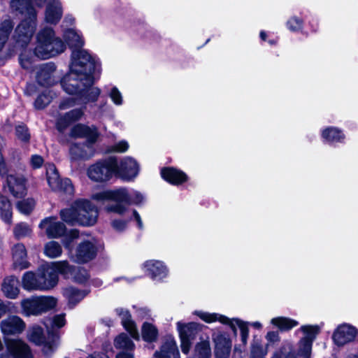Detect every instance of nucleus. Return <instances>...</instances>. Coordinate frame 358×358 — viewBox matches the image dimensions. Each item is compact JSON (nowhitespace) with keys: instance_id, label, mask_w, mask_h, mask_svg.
Instances as JSON below:
<instances>
[{"instance_id":"a878e982","label":"nucleus","mask_w":358,"mask_h":358,"mask_svg":"<svg viewBox=\"0 0 358 358\" xmlns=\"http://www.w3.org/2000/svg\"><path fill=\"white\" fill-rule=\"evenodd\" d=\"M155 356L156 358H180L175 338L173 337L167 338L159 350L155 353Z\"/></svg>"},{"instance_id":"603ef678","label":"nucleus","mask_w":358,"mask_h":358,"mask_svg":"<svg viewBox=\"0 0 358 358\" xmlns=\"http://www.w3.org/2000/svg\"><path fill=\"white\" fill-rule=\"evenodd\" d=\"M71 272L69 273V278L71 276L73 278V280L78 283H85L89 278V274L86 269L79 268L78 270H75L71 266Z\"/></svg>"},{"instance_id":"5701e85b","label":"nucleus","mask_w":358,"mask_h":358,"mask_svg":"<svg viewBox=\"0 0 358 358\" xmlns=\"http://www.w3.org/2000/svg\"><path fill=\"white\" fill-rule=\"evenodd\" d=\"M215 355L217 358H229L231 352V342L226 334L217 332L213 334Z\"/></svg>"},{"instance_id":"473e14b6","label":"nucleus","mask_w":358,"mask_h":358,"mask_svg":"<svg viewBox=\"0 0 358 358\" xmlns=\"http://www.w3.org/2000/svg\"><path fill=\"white\" fill-rule=\"evenodd\" d=\"M63 37L69 46L74 49H81L84 45V40L81 34L74 27H69L63 31Z\"/></svg>"},{"instance_id":"393cba45","label":"nucleus","mask_w":358,"mask_h":358,"mask_svg":"<svg viewBox=\"0 0 358 358\" xmlns=\"http://www.w3.org/2000/svg\"><path fill=\"white\" fill-rule=\"evenodd\" d=\"M93 143L91 141H87L83 144L75 143L71 145L69 150L71 159L73 160H85L93 157L94 154Z\"/></svg>"},{"instance_id":"3c124183","label":"nucleus","mask_w":358,"mask_h":358,"mask_svg":"<svg viewBox=\"0 0 358 358\" xmlns=\"http://www.w3.org/2000/svg\"><path fill=\"white\" fill-rule=\"evenodd\" d=\"M21 66L27 70L31 71L34 66L35 57L29 51L24 50L20 56Z\"/></svg>"},{"instance_id":"de8ad7c7","label":"nucleus","mask_w":358,"mask_h":358,"mask_svg":"<svg viewBox=\"0 0 358 358\" xmlns=\"http://www.w3.org/2000/svg\"><path fill=\"white\" fill-rule=\"evenodd\" d=\"M44 254L50 258H57L62 255V245L57 241H50L44 246Z\"/></svg>"},{"instance_id":"a211bd4d","label":"nucleus","mask_w":358,"mask_h":358,"mask_svg":"<svg viewBox=\"0 0 358 358\" xmlns=\"http://www.w3.org/2000/svg\"><path fill=\"white\" fill-rule=\"evenodd\" d=\"M5 345L7 350L15 358H34L30 346L21 338H6Z\"/></svg>"},{"instance_id":"37998d69","label":"nucleus","mask_w":358,"mask_h":358,"mask_svg":"<svg viewBox=\"0 0 358 358\" xmlns=\"http://www.w3.org/2000/svg\"><path fill=\"white\" fill-rule=\"evenodd\" d=\"M0 213L2 220L10 224L12 222V208L10 201L0 193Z\"/></svg>"},{"instance_id":"4c0bfd02","label":"nucleus","mask_w":358,"mask_h":358,"mask_svg":"<svg viewBox=\"0 0 358 358\" xmlns=\"http://www.w3.org/2000/svg\"><path fill=\"white\" fill-rule=\"evenodd\" d=\"M321 135L325 141L331 143H342L345 138L342 130L334 127H329L322 129Z\"/></svg>"},{"instance_id":"6e6d98bb","label":"nucleus","mask_w":358,"mask_h":358,"mask_svg":"<svg viewBox=\"0 0 358 358\" xmlns=\"http://www.w3.org/2000/svg\"><path fill=\"white\" fill-rule=\"evenodd\" d=\"M62 237V243L64 248L69 252L70 250H72L71 249L72 242L79 238V232L76 229H71L69 231L66 229V234Z\"/></svg>"},{"instance_id":"f8f14e48","label":"nucleus","mask_w":358,"mask_h":358,"mask_svg":"<svg viewBox=\"0 0 358 358\" xmlns=\"http://www.w3.org/2000/svg\"><path fill=\"white\" fill-rule=\"evenodd\" d=\"M322 325H302L297 331L303 333V336L298 343V352L302 358H310L313 343L320 334Z\"/></svg>"},{"instance_id":"a18cd8bd","label":"nucleus","mask_w":358,"mask_h":358,"mask_svg":"<svg viewBox=\"0 0 358 358\" xmlns=\"http://www.w3.org/2000/svg\"><path fill=\"white\" fill-rule=\"evenodd\" d=\"M141 336L146 342H153L158 337V329L152 323L144 322L141 327Z\"/></svg>"},{"instance_id":"a19ab883","label":"nucleus","mask_w":358,"mask_h":358,"mask_svg":"<svg viewBox=\"0 0 358 358\" xmlns=\"http://www.w3.org/2000/svg\"><path fill=\"white\" fill-rule=\"evenodd\" d=\"M114 345L121 352H133L135 348L134 342L126 334H121L114 341Z\"/></svg>"},{"instance_id":"9d476101","label":"nucleus","mask_w":358,"mask_h":358,"mask_svg":"<svg viewBox=\"0 0 358 358\" xmlns=\"http://www.w3.org/2000/svg\"><path fill=\"white\" fill-rule=\"evenodd\" d=\"M70 272H71V268L69 262L67 261H59L42 266L38 270V275L41 281H45L51 284L47 288V290H48L53 288L57 284L59 273L69 278V273Z\"/></svg>"},{"instance_id":"f3484780","label":"nucleus","mask_w":358,"mask_h":358,"mask_svg":"<svg viewBox=\"0 0 358 358\" xmlns=\"http://www.w3.org/2000/svg\"><path fill=\"white\" fill-rule=\"evenodd\" d=\"M5 189L15 198H22L26 196L27 180L25 178L19 174H9L6 177Z\"/></svg>"},{"instance_id":"79ce46f5","label":"nucleus","mask_w":358,"mask_h":358,"mask_svg":"<svg viewBox=\"0 0 358 358\" xmlns=\"http://www.w3.org/2000/svg\"><path fill=\"white\" fill-rule=\"evenodd\" d=\"M192 356L211 358V348L208 338L201 339V341L196 344Z\"/></svg>"},{"instance_id":"7c9ffc66","label":"nucleus","mask_w":358,"mask_h":358,"mask_svg":"<svg viewBox=\"0 0 358 358\" xmlns=\"http://www.w3.org/2000/svg\"><path fill=\"white\" fill-rule=\"evenodd\" d=\"M13 265L20 270L27 268L29 263L27 260V250L22 243L15 245L12 249Z\"/></svg>"},{"instance_id":"4d7b16f0","label":"nucleus","mask_w":358,"mask_h":358,"mask_svg":"<svg viewBox=\"0 0 358 358\" xmlns=\"http://www.w3.org/2000/svg\"><path fill=\"white\" fill-rule=\"evenodd\" d=\"M15 136L19 141L23 143H28L31 137L28 128L24 124L16 125Z\"/></svg>"},{"instance_id":"0e129e2a","label":"nucleus","mask_w":358,"mask_h":358,"mask_svg":"<svg viewBox=\"0 0 358 358\" xmlns=\"http://www.w3.org/2000/svg\"><path fill=\"white\" fill-rule=\"evenodd\" d=\"M44 162L43 158L38 155H34L31 157L30 164L34 169L41 167Z\"/></svg>"},{"instance_id":"b1692460","label":"nucleus","mask_w":358,"mask_h":358,"mask_svg":"<svg viewBox=\"0 0 358 358\" xmlns=\"http://www.w3.org/2000/svg\"><path fill=\"white\" fill-rule=\"evenodd\" d=\"M50 285V282L41 281L38 273L36 274L31 271L24 273L22 278V286L24 289L29 292L34 290L45 291Z\"/></svg>"},{"instance_id":"c03bdc74","label":"nucleus","mask_w":358,"mask_h":358,"mask_svg":"<svg viewBox=\"0 0 358 358\" xmlns=\"http://www.w3.org/2000/svg\"><path fill=\"white\" fill-rule=\"evenodd\" d=\"M0 213L2 220L10 224L12 222V208L10 201L0 193Z\"/></svg>"},{"instance_id":"2eb2a0df","label":"nucleus","mask_w":358,"mask_h":358,"mask_svg":"<svg viewBox=\"0 0 358 358\" xmlns=\"http://www.w3.org/2000/svg\"><path fill=\"white\" fill-rule=\"evenodd\" d=\"M139 173L138 162L131 157H124L120 162H117L115 175L124 181L133 180Z\"/></svg>"},{"instance_id":"39448f33","label":"nucleus","mask_w":358,"mask_h":358,"mask_svg":"<svg viewBox=\"0 0 358 358\" xmlns=\"http://www.w3.org/2000/svg\"><path fill=\"white\" fill-rule=\"evenodd\" d=\"M102 248L101 241L94 236L83 238L74 250L69 252V259L77 264H86L96 258Z\"/></svg>"},{"instance_id":"c9c22d12","label":"nucleus","mask_w":358,"mask_h":358,"mask_svg":"<svg viewBox=\"0 0 358 358\" xmlns=\"http://www.w3.org/2000/svg\"><path fill=\"white\" fill-rule=\"evenodd\" d=\"M162 177L173 185H179L187 180V175L174 168H165L161 171Z\"/></svg>"},{"instance_id":"ddd939ff","label":"nucleus","mask_w":358,"mask_h":358,"mask_svg":"<svg viewBox=\"0 0 358 358\" xmlns=\"http://www.w3.org/2000/svg\"><path fill=\"white\" fill-rule=\"evenodd\" d=\"M46 178L49 187L55 192L72 194L74 189L70 179H61L59 173L53 164L46 165Z\"/></svg>"},{"instance_id":"cd10ccee","label":"nucleus","mask_w":358,"mask_h":358,"mask_svg":"<svg viewBox=\"0 0 358 358\" xmlns=\"http://www.w3.org/2000/svg\"><path fill=\"white\" fill-rule=\"evenodd\" d=\"M70 136L74 138H86L87 141L94 143L99 136L95 127H88L85 124H78L71 130Z\"/></svg>"},{"instance_id":"c85d7f7f","label":"nucleus","mask_w":358,"mask_h":358,"mask_svg":"<svg viewBox=\"0 0 358 358\" xmlns=\"http://www.w3.org/2000/svg\"><path fill=\"white\" fill-rule=\"evenodd\" d=\"M115 313L121 317L122 324L130 336L134 339L138 341L140 338L139 333L135 322L131 320L129 311L122 308H118L115 309Z\"/></svg>"},{"instance_id":"4468645a","label":"nucleus","mask_w":358,"mask_h":358,"mask_svg":"<svg viewBox=\"0 0 358 358\" xmlns=\"http://www.w3.org/2000/svg\"><path fill=\"white\" fill-rule=\"evenodd\" d=\"M27 339L37 345H43V352L46 355H50L57 347V343L52 338L48 337L46 341L43 336V329L37 325L30 327L27 332Z\"/></svg>"},{"instance_id":"dca6fc26","label":"nucleus","mask_w":358,"mask_h":358,"mask_svg":"<svg viewBox=\"0 0 358 358\" xmlns=\"http://www.w3.org/2000/svg\"><path fill=\"white\" fill-rule=\"evenodd\" d=\"M38 227L44 230L45 235L49 238H62L66 232V225L55 217L44 218L41 221Z\"/></svg>"},{"instance_id":"6e6552de","label":"nucleus","mask_w":358,"mask_h":358,"mask_svg":"<svg viewBox=\"0 0 358 358\" xmlns=\"http://www.w3.org/2000/svg\"><path fill=\"white\" fill-rule=\"evenodd\" d=\"M117 159L114 157L99 161L89 166L87 174L94 182H104L110 180L115 174Z\"/></svg>"},{"instance_id":"bf43d9fd","label":"nucleus","mask_w":358,"mask_h":358,"mask_svg":"<svg viewBox=\"0 0 358 358\" xmlns=\"http://www.w3.org/2000/svg\"><path fill=\"white\" fill-rule=\"evenodd\" d=\"M108 95L115 105L119 106L123 104V96L117 87H112L108 92Z\"/></svg>"},{"instance_id":"0eeeda50","label":"nucleus","mask_w":358,"mask_h":358,"mask_svg":"<svg viewBox=\"0 0 358 358\" xmlns=\"http://www.w3.org/2000/svg\"><path fill=\"white\" fill-rule=\"evenodd\" d=\"M57 303L53 296H31L21 301L22 313L25 316L38 315L53 309Z\"/></svg>"},{"instance_id":"e433bc0d","label":"nucleus","mask_w":358,"mask_h":358,"mask_svg":"<svg viewBox=\"0 0 358 358\" xmlns=\"http://www.w3.org/2000/svg\"><path fill=\"white\" fill-rule=\"evenodd\" d=\"M31 3V0H10V7L13 12L19 13L23 17L30 16L31 11H33L34 14H37Z\"/></svg>"},{"instance_id":"09e8293b","label":"nucleus","mask_w":358,"mask_h":358,"mask_svg":"<svg viewBox=\"0 0 358 358\" xmlns=\"http://www.w3.org/2000/svg\"><path fill=\"white\" fill-rule=\"evenodd\" d=\"M267 354V350L261 343L259 338H255L250 349L249 358H265Z\"/></svg>"},{"instance_id":"58836bf2","label":"nucleus","mask_w":358,"mask_h":358,"mask_svg":"<svg viewBox=\"0 0 358 358\" xmlns=\"http://www.w3.org/2000/svg\"><path fill=\"white\" fill-rule=\"evenodd\" d=\"M15 22L10 17L2 20L0 22V50H2L7 42L10 34L13 31Z\"/></svg>"},{"instance_id":"2f4dec72","label":"nucleus","mask_w":358,"mask_h":358,"mask_svg":"<svg viewBox=\"0 0 358 358\" xmlns=\"http://www.w3.org/2000/svg\"><path fill=\"white\" fill-rule=\"evenodd\" d=\"M1 290L7 298L11 299H16L20 293L17 278L15 276L5 278L1 285Z\"/></svg>"},{"instance_id":"f257e3e1","label":"nucleus","mask_w":358,"mask_h":358,"mask_svg":"<svg viewBox=\"0 0 358 358\" xmlns=\"http://www.w3.org/2000/svg\"><path fill=\"white\" fill-rule=\"evenodd\" d=\"M101 71L100 62L87 50H72L69 71L61 80V85L64 92L76 97L63 100L59 108L64 110L76 104L96 101L101 90L93 85Z\"/></svg>"},{"instance_id":"4be33fe9","label":"nucleus","mask_w":358,"mask_h":358,"mask_svg":"<svg viewBox=\"0 0 358 358\" xmlns=\"http://www.w3.org/2000/svg\"><path fill=\"white\" fill-rule=\"evenodd\" d=\"M36 80L38 83L43 86H50L56 83L55 72L56 71L55 65L52 62L45 63L36 68Z\"/></svg>"},{"instance_id":"1a4fd4ad","label":"nucleus","mask_w":358,"mask_h":358,"mask_svg":"<svg viewBox=\"0 0 358 358\" xmlns=\"http://www.w3.org/2000/svg\"><path fill=\"white\" fill-rule=\"evenodd\" d=\"M37 24V14L31 11L30 16L23 17L15 28L13 39L19 45L27 46L36 32Z\"/></svg>"},{"instance_id":"c756f323","label":"nucleus","mask_w":358,"mask_h":358,"mask_svg":"<svg viewBox=\"0 0 358 358\" xmlns=\"http://www.w3.org/2000/svg\"><path fill=\"white\" fill-rule=\"evenodd\" d=\"M84 115V110L81 108L73 109L60 117L57 122V129L62 132L73 122L81 119Z\"/></svg>"},{"instance_id":"ea45409f","label":"nucleus","mask_w":358,"mask_h":358,"mask_svg":"<svg viewBox=\"0 0 358 358\" xmlns=\"http://www.w3.org/2000/svg\"><path fill=\"white\" fill-rule=\"evenodd\" d=\"M271 324L281 331H287L298 326L299 322L287 317H276L271 320Z\"/></svg>"},{"instance_id":"72a5a7b5","label":"nucleus","mask_w":358,"mask_h":358,"mask_svg":"<svg viewBox=\"0 0 358 358\" xmlns=\"http://www.w3.org/2000/svg\"><path fill=\"white\" fill-rule=\"evenodd\" d=\"M88 293L89 291L78 289L72 286L67 287L62 291V294L68 301V304L71 308L74 307L81 301Z\"/></svg>"},{"instance_id":"69168bd1","label":"nucleus","mask_w":358,"mask_h":358,"mask_svg":"<svg viewBox=\"0 0 358 358\" xmlns=\"http://www.w3.org/2000/svg\"><path fill=\"white\" fill-rule=\"evenodd\" d=\"M265 338L268 342L267 345L269 343H271V344L275 343L280 341L279 333L278 331H268L266 334Z\"/></svg>"},{"instance_id":"8fccbe9b","label":"nucleus","mask_w":358,"mask_h":358,"mask_svg":"<svg viewBox=\"0 0 358 358\" xmlns=\"http://www.w3.org/2000/svg\"><path fill=\"white\" fill-rule=\"evenodd\" d=\"M54 96H55V94L52 90H45L36 99L34 103L35 108L37 109L44 108L51 102Z\"/></svg>"},{"instance_id":"aec40b11","label":"nucleus","mask_w":358,"mask_h":358,"mask_svg":"<svg viewBox=\"0 0 358 358\" xmlns=\"http://www.w3.org/2000/svg\"><path fill=\"white\" fill-rule=\"evenodd\" d=\"M142 268L154 280H162L169 274L167 266L159 260H148L142 264Z\"/></svg>"},{"instance_id":"f704fd0d","label":"nucleus","mask_w":358,"mask_h":358,"mask_svg":"<svg viewBox=\"0 0 358 358\" xmlns=\"http://www.w3.org/2000/svg\"><path fill=\"white\" fill-rule=\"evenodd\" d=\"M66 324L65 315L59 314L55 315L52 319L48 320L45 325L47 328L49 338L55 340V343L58 344L59 336L55 331L56 329H59L64 327Z\"/></svg>"},{"instance_id":"7ed1b4c3","label":"nucleus","mask_w":358,"mask_h":358,"mask_svg":"<svg viewBox=\"0 0 358 358\" xmlns=\"http://www.w3.org/2000/svg\"><path fill=\"white\" fill-rule=\"evenodd\" d=\"M65 49V43L56 36L53 29L45 27L37 33L34 50L35 57L48 59L60 55Z\"/></svg>"},{"instance_id":"423d86ee","label":"nucleus","mask_w":358,"mask_h":358,"mask_svg":"<svg viewBox=\"0 0 358 358\" xmlns=\"http://www.w3.org/2000/svg\"><path fill=\"white\" fill-rule=\"evenodd\" d=\"M194 314L207 323H212L218 321L222 324H228L235 334H236V327H238L241 331V341L242 345L243 347L247 345L249 336L248 327L249 323L245 322L238 319H229L227 317L218 313H210L208 312L196 310L194 312Z\"/></svg>"},{"instance_id":"412c9836","label":"nucleus","mask_w":358,"mask_h":358,"mask_svg":"<svg viewBox=\"0 0 358 358\" xmlns=\"http://www.w3.org/2000/svg\"><path fill=\"white\" fill-rule=\"evenodd\" d=\"M357 334V329L348 324L339 325L334 331L332 339L338 346H343L352 341Z\"/></svg>"},{"instance_id":"774afa93","label":"nucleus","mask_w":358,"mask_h":358,"mask_svg":"<svg viewBox=\"0 0 358 358\" xmlns=\"http://www.w3.org/2000/svg\"><path fill=\"white\" fill-rule=\"evenodd\" d=\"M133 215H134V220L137 222V226H138V229H142L143 228V221L141 220L140 215L136 210H133Z\"/></svg>"},{"instance_id":"5fc2aeb1","label":"nucleus","mask_w":358,"mask_h":358,"mask_svg":"<svg viewBox=\"0 0 358 358\" xmlns=\"http://www.w3.org/2000/svg\"><path fill=\"white\" fill-rule=\"evenodd\" d=\"M35 206V201L31 198H28L18 201L16 203L17 210L22 214H29Z\"/></svg>"},{"instance_id":"13d9d810","label":"nucleus","mask_w":358,"mask_h":358,"mask_svg":"<svg viewBox=\"0 0 358 358\" xmlns=\"http://www.w3.org/2000/svg\"><path fill=\"white\" fill-rule=\"evenodd\" d=\"M287 28L293 32H296L302 29L303 21L299 17H291L286 23Z\"/></svg>"},{"instance_id":"e2e57ef3","label":"nucleus","mask_w":358,"mask_h":358,"mask_svg":"<svg viewBox=\"0 0 358 358\" xmlns=\"http://www.w3.org/2000/svg\"><path fill=\"white\" fill-rule=\"evenodd\" d=\"M87 358H108V357L105 355H94L89 356ZM115 358H134V355H133L132 352H120L118 354H117Z\"/></svg>"},{"instance_id":"f03ea898","label":"nucleus","mask_w":358,"mask_h":358,"mask_svg":"<svg viewBox=\"0 0 358 358\" xmlns=\"http://www.w3.org/2000/svg\"><path fill=\"white\" fill-rule=\"evenodd\" d=\"M97 201H113L115 204H108L105 210L108 213H114L123 215L128 210L130 205L141 206L146 200L145 196L136 189H129L126 187H120L115 189H108L97 192L92 196Z\"/></svg>"},{"instance_id":"052dcab7","label":"nucleus","mask_w":358,"mask_h":358,"mask_svg":"<svg viewBox=\"0 0 358 358\" xmlns=\"http://www.w3.org/2000/svg\"><path fill=\"white\" fill-rule=\"evenodd\" d=\"M128 222L129 220L115 219L111 221V226L116 231L122 232L127 229Z\"/></svg>"},{"instance_id":"864d4df0","label":"nucleus","mask_w":358,"mask_h":358,"mask_svg":"<svg viewBox=\"0 0 358 358\" xmlns=\"http://www.w3.org/2000/svg\"><path fill=\"white\" fill-rule=\"evenodd\" d=\"M31 232V228L29 224L24 222L17 224L13 229L14 236L17 239L29 236Z\"/></svg>"},{"instance_id":"20e7f679","label":"nucleus","mask_w":358,"mask_h":358,"mask_svg":"<svg viewBox=\"0 0 358 358\" xmlns=\"http://www.w3.org/2000/svg\"><path fill=\"white\" fill-rule=\"evenodd\" d=\"M60 217L68 224L78 222L84 226L94 225L97 220L98 210L87 200H77L70 208L60 211Z\"/></svg>"},{"instance_id":"49530a36","label":"nucleus","mask_w":358,"mask_h":358,"mask_svg":"<svg viewBox=\"0 0 358 358\" xmlns=\"http://www.w3.org/2000/svg\"><path fill=\"white\" fill-rule=\"evenodd\" d=\"M272 358H297L293 345L284 343L273 355Z\"/></svg>"},{"instance_id":"680f3d73","label":"nucleus","mask_w":358,"mask_h":358,"mask_svg":"<svg viewBox=\"0 0 358 358\" xmlns=\"http://www.w3.org/2000/svg\"><path fill=\"white\" fill-rule=\"evenodd\" d=\"M129 147L128 142L122 140L115 143L111 150L116 152H124L129 149Z\"/></svg>"},{"instance_id":"9b49d317","label":"nucleus","mask_w":358,"mask_h":358,"mask_svg":"<svg viewBox=\"0 0 358 358\" xmlns=\"http://www.w3.org/2000/svg\"><path fill=\"white\" fill-rule=\"evenodd\" d=\"M180 348L183 354L187 355L192 348V342L197 334L201 330V325L196 322L185 323L179 321L176 323Z\"/></svg>"},{"instance_id":"338daca9","label":"nucleus","mask_w":358,"mask_h":358,"mask_svg":"<svg viewBox=\"0 0 358 358\" xmlns=\"http://www.w3.org/2000/svg\"><path fill=\"white\" fill-rule=\"evenodd\" d=\"M74 21L75 19L72 15H67L62 22V27L63 30L65 29H69V26H72L74 23Z\"/></svg>"},{"instance_id":"6ab92c4d","label":"nucleus","mask_w":358,"mask_h":358,"mask_svg":"<svg viewBox=\"0 0 358 358\" xmlns=\"http://www.w3.org/2000/svg\"><path fill=\"white\" fill-rule=\"evenodd\" d=\"M26 328V323L17 315H10L0 323V329L5 336L21 334Z\"/></svg>"},{"instance_id":"bb28decb","label":"nucleus","mask_w":358,"mask_h":358,"mask_svg":"<svg viewBox=\"0 0 358 358\" xmlns=\"http://www.w3.org/2000/svg\"><path fill=\"white\" fill-rule=\"evenodd\" d=\"M63 10L59 0H50L46 5L45 20L47 23L56 24L62 18Z\"/></svg>"}]
</instances>
